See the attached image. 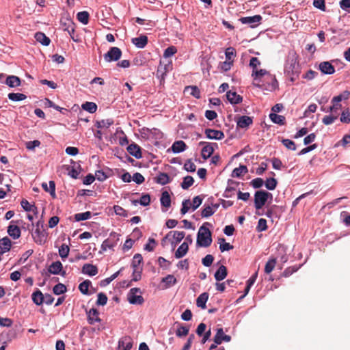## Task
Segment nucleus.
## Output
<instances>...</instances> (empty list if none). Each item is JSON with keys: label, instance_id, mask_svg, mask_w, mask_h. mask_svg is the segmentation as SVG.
Wrapping results in <instances>:
<instances>
[{"label": "nucleus", "instance_id": "1", "mask_svg": "<svg viewBox=\"0 0 350 350\" xmlns=\"http://www.w3.org/2000/svg\"><path fill=\"white\" fill-rule=\"evenodd\" d=\"M300 72L299 64L297 60V55L295 52H291L288 55L284 65V72L291 77V81L295 80V76H297Z\"/></svg>", "mask_w": 350, "mask_h": 350}, {"label": "nucleus", "instance_id": "2", "mask_svg": "<svg viewBox=\"0 0 350 350\" xmlns=\"http://www.w3.org/2000/svg\"><path fill=\"white\" fill-rule=\"evenodd\" d=\"M205 225H210L209 223H204L199 229L197 235V245L200 247H208L212 243L211 232Z\"/></svg>", "mask_w": 350, "mask_h": 350}, {"label": "nucleus", "instance_id": "3", "mask_svg": "<svg viewBox=\"0 0 350 350\" xmlns=\"http://www.w3.org/2000/svg\"><path fill=\"white\" fill-rule=\"evenodd\" d=\"M273 196L271 193L264 191L259 190L256 191L254 194V206L256 210H259L262 208L265 204L269 198L272 199Z\"/></svg>", "mask_w": 350, "mask_h": 350}, {"label": "nucleus", "instance_id": "4", "mask_svg": "<svg viewBox=\"0 0 350 350\" xmlns=\"http://www.w3.org/2000/svg\"><path fill=\"white\" fill-rule=\"evenodd\" d=\"M142 291L139 288H132L127 295V299L131 304L142 305L144 299L142 296Z\"/></svg>", "mask_w": 350, "mask_h": 350}, {"label": "nucleus", "instance_id": "5", "mask_svg": "<svg viewBox=\"0 0 350 350\" xmlns=\"http://www.w3.org/2000/svg\"><path fill=\"white\" fill-rule=\"evenodd\" d=\"M119 237V234L116 232L110 233L109 237L103 242L101 250L104 252L107 251L108 249L113 250L118 244Z\"/></svg>", "mask_w": 350, "mask_h": 350}, {"label": "nucleus", "instance_id": "6", "mask_svg": "<svg viewBox=\"0 0 350 350\" xmlns=\"http://www.w3.org/2000/svg\"><path fill=\"white\" fill-rule=\"evenodd\" d=\"M121 57L122 51L118 47L113 46L104 55V59L107 62H111L119 60Z\"/></svg>", "mask_w": 350, "mask_h": 350}, {"label": "nucleus", "instance_id": "7", "mask_svg": "<svg viewBox=\"0 0 350 350\" xmlns=\"http://www.w3.org/2000/svg\"><path fill=\"white\" fill-rule=\"evenodd\" d=\"M199 145L203 146L201 154L202 157L204 160L208 159L213 153L215 147H217V144L216 143H208L205 142H200Z\"/></svg>", "mask_w": 350, "mask_h": 350}, {"label": "nucleus", "instance_id": "8", "mask_svg": "<svg viewBox=\"0 0 350 350\" xmlns=\"http://www.w3.org/2000/svg\"><path fill=\"white\" fill-rule=\"evenodd\" d=\"M32 237L37 244L43 245L46 241L47 234L44 229L36 228L32 234Z\"/></svg>", "mask_w": 350, "mask_h": 350}, {"label": "nucleus", "instance_id": "9", "mask_svg": "<svg viewBox=\"0 0 350 350\" xmlns=\"http://www.w3.org/2000/svg\"><path fill=\"white\" fill-rule=\"evenodd\" d=\"M239 21L243 24H247L250 27L254 28L260 24L262 21V16L260 15H254L253 16L241 17Z\"/></svg>", "mask_w": 350, "mask_h": 350}, {"label": "nucleus", "instance_id": "10", "mask_svg": "<svg viewBox=\"0 0 350 350\" xmlns=\"http://www.w3.org/2000/svg\"><path fill=\"white\" fill-rule=\"evenodd\" d=\"M204 133L206 137L211 139L219 140L224 137V133L219 130L206 129L204 131Z\"/></svg>", "mask_w": 350, "mask_h": 350}, {"label": "nucleus", "instance_id": "11", "mask_svg": "<svg viewBox=\"0 0 350 350\" xmlns=\"http://www.w3.org/2000/svg\"><path fill=\"white\" fill-rule=\"evenodd\" d=\"M63 268L62 264L60 261L53 262L49 267L48 271L50 273L52 274H61L64 276L66 275V272L64 271H62Z\"/></svg>", "mask_w": 350, "mask_h": 350}, {"label": "nucleus", "instance_id": "12", "mask_svg": "<svg viewBox=\"0 0 350 350\" xmlns=\"http://www.w3.org/2000/svg\"><path fill=\"white\" fill-rule=\"evenodd\" d=\"M319 68L322 73L325 75H332L335 72L334 66L329 62H323L320 63Z\"/></svg>", "mask_w": 350, "mask_h": 350}, {"label": "nucleus", "instance_id": "13", "mask_svg": "<svg viewBox=\"0 0 350 350\" xmlns=\"http://www.w3.org/2000/svg\"><path fill=\"white\" fill-rule=\"evenodd\" d=\"M128 152L136 159H141L142 154L141 152V148L136 144L133 143L127 147Z\"/></svg>", "mask_w": 350, "mask_h": 350}, {"label": "nucleus", "instance_id": "14", "mask_svg": "<svg viewBox=\"0 0 350 350\" xmlns=\"http://www.w3.org/2000/svg\"><path fill=\"white\" fill-rule=\"evenodd\" d=\"M82 273L90 276H94L98 273V268L96 265L86 263L82 267Z\"/></svg>", "mask_w": 350, "mask_h": 350}, {"label": "nucleus", "instance_id": "15", "mask_svg": "<svg viewBox=\"0 0 350 350\" xmlns=\"http://www.w3.org/2000/svg\"><path fill=\"white\" fill-rule=\"evenodd\" d=\"M252 118L250 116H243L239 118L237 124V126L241 129L247 128L252 124Z\"/></svg>", "mask_w": 350, "mask_h": 350}, {"label": "nucleus", "instance_id": "16", "mask_svg": "<svg viewBox=\"0 0 350 350\" xmlns=\"http://www.w3.org/2000/svg\"><path fill=\"white\" fill-rule=\"evenodd\" d=\"M186 148H187V145L182 140H178V141L174 142L173 143L172 146H171L172 151L175 154L182 152L185 151L186 150Z\"/></svg>", "mask_w": 350, "mask_h": 350}, {"label": "nucleus", "instance_id": "17", "mask_svg": "<svg viewBox=\"0 0 350 350\" xmlns=\"http://www.w3.org/2000/svg\"><path fill=\"white\" fill-rule=\"evenodd\" d=\"M226 98L231 104H238L242 101V97L237 94L236 92L231 90L228 91L226 93Z\"/></svg>", "mask_w": 350, "mask_h": 350}, {"label": "nucleus", "instance_id": "18", "mask_svg": "<svg viewBox=\"0 0 350 350\" xmlns=\"http://www.w3.org/2000/svg\"><path fill=\"white\" fill-rule=\"evenodd\" d=\"M42 187L46 192H49L53 198H56L55 183L54 181L50 180L49 183H42Z\"/></svg>", "mask_w": 350, "mask_h": 350}, {"label": "nucleus", "instance_id": "19", "mask_svg": "<svg viewBox=\"0 0 350 350\" xmlns=\"http://www.w3.org/2000/svg\"><path fill=\"white\" fill-rule=\"evenodd\" d=\"M5 84L10 88L18 87L21 84L20 78L17 76L10 75L6 78Z\"/></svg>", "mask_w": 350, "mask_h": 350}, {"label": "nucleus", "instance_id": "20", "mask_svg": "<svg viewBox=\"0 0 350 350\" xmlns=\"http://www.w3.org/2000/svg\"><path fill=\"white\" fill-rule=\"evenodd\" d=\"M98 311L96 308H92L88 312V323L94 324L96 322H100V319L98 317Z\"/></svg>", "mask_w": 350, "mask_h": 350}, {"label": "nucleus", "instance_id": "21", "mask_svg": "<svg viewBox=\"0 0 350 350\" xmlns=\"http://www.w3.org/2000/svg\"><path fill=\"white\" fill-rule=\"evenodd\" d=\"M132 43L137 48L143 49L148 43V38L146 36H141L132 39Z\"/></svg>", "mask_w": 350, "mask_h": 350}, {"label": "nucleus", "instance_id": "22", "mask_svg": "<svg viewBox=\"0 0 350 350\" xmlns=\"http://www.w3.org/2000/svg\"><path fill=\"white\" fill-rule=\"evenodd\" d=\"M11 241L8 237L0 239V253L4 254L8 252L11 247Z\"/></svg>", "mask_w": 350, "mask_h": 350}, {"label": "nucleus", "instance_id": "23", "mask_svg": "<svg viewBox=\"0 0 350 350\" xmlns=\"http://www.w3.org/2000/svg\"><path fill=\"white\" fill-rule=\"evenodd\" d=\"M189 250L188 243L185 241L183 242L175 252V257L176 258H180L186 255Z\"/></svg>", "mask_w": 350, "mask_h": 350}, {"label": "nucleus", "instance_id": "24", "mask_svg": "<svg viewBox=\"0 0 350 350\" xmlns=\"http://www.w3.org/2000/svg\"><path fill=\"white\" fill-rule=\"evenodd\" d=\"M227 268L224 265H221L215 273V278L217 281H221L227 276Z\"/></svg>", "mask_w": 350, "mask_h": 350}, {"label": "nucleus", "instance_id": "25", "mask_svg": "<svg viewBox=\"0 0 350 350\" xmlns=\"http://www.w3.org/2000/svg\"><path fill=\"white\" fill-rule=\"evenodd\" d=\"M132 346L130 338L125 337L119 341L118 348L120 350H131Z\"/></svg>", "mask_w": 350, "mask_h": 350}, {"label": "nucleus", "instance_id": "26", "mask_svg": "<svg viewBox=\"0 0 350 350\" xmlns=\"http://www.w3.org/2000/svg\"><path fill=\"white\" fill-rule=\"evenodd\" d=\"M8 233L14 239H16L21 236V230L16 225H10L8 228Z\"/></svg>", "mask_w": 350, "mask_h": 350}, {"label": "nucleus", "instance_id": "27", "mask_svg": "<svg viewBox=\"0 0 350 350\" xmlns=\"http://www.w3.org/2000/svg\"><path fill=\"white\" fill-rule=\"evenodd\" d=\"M36 40L44 46H48L50 44V39L42 32H37L34 36Z\"/></svg>", "mask_w": 350, "mask_h": 350}, {"label": "nucleus", "instance_id": "28", "mask_svg": "<svg viewBox=\"0 0 350 350\" xmlns=\"http://www.w3.org/2000/svg\"><path fill=\"white\" fill-rule=\"evenodd\" d=\"M208 299V293H203L200 294L196 299V305L198 307L201 308L202 309H205L206 308V303Z\"/></svg>", "mask_w": 350, "mask_h": 350}, {"label": "nucleus", "instance_id": "29", "mask_svg": "<svg viewBox=\"0 0 350 350\" xmlns=\"http://www.w3.org/2000/svg\"><path fill=\"white\" fill-rule=\"evenodd\" d=\"M23 208L27 212H33L35 215L38 214V208L34 204H30L29 202L25 200H22L21 202Z\"/></svg>", "mask_w": 350, "mask_h": 350}, {"label": "nucleus", "instance_id": "30", "mask_svg": "<svg viewBox=\"0 0 350 350\" xmlns=\"http://www.w3.org/2000/svg\"><path fill=\"white\" fill-rule=\"evenodd\" d=\"M92 286V282L89 280H86L79 285V289L80 292L86 295H89L91 293L89 292V288Z\"/></svg>", "mask_w": 350, "mask_h": 350}, {"label": "nucleus", "instance_id": "31", "mask_svg": "<svg viewBox=\"0 0 350 350\" xmlns=\"http://www.w3.org/2000/svg\"><path fill=\"white\" fill-rule=\"evenodd\" d=\"M32 300L33 303L38 306H40L44 303V295L40 290H37L32 294Z\"/></svg>", "mask_w": 350, "mask_h": 350}, {"label": "nucleus", "instance_id": "32", "mask_svg": "<svg viewBox=\"0 0 350 350\" xmlns=\"http://www.w3.org/2000/svg\"><path fill=\"white\" fill-rule=\"evenodd\" d=\"M160 202L161 204L165 208H169L170 206L171 198L169 193L167 191H165L161 193Z\"/></svg>", "mask_w": 350, "mask_h": 350}, {"label": "nucleus", "instance_id": "33", "mask_svg": "<svg viewBox=\"0 0 350 350\" xmlns=\"http://www.w3.org/2000/svg\"><path fill=\"white\" fill-rule=\"evenodd\" d=\"M269 118L275 124H278L279 125L285 124V117L283 116L278 115L275 113H271L269 114Z\"/></svg>", "mask_w": 350, "mask_h": 350}, {"label": "nucleus", "instance_id": "34", "mask_svg": "<svg viewBox=\"0 0 350 350\" xmlns=\"http://www.w3.org/2000/svg\"><path fill=\"white\" fill-rule=\"evenodd\" d=\"M166 75L167 73H165V68H163V63L161 62L156 74L157 77L160 80L161 85L164 83Z\"/></svg>", "mask_w": 350, "mask_h": 350}, {"label": "nucleus", "instance_id": "35", "mask_svg": "<svg viewBox=\"0 0 350 350\" xmlns=\"http://www.w3.org/2000/svg\"><path fill=\"white\" fill-rule=\"evenodd\" d=\"M68 23H65L64 24V26H66L65 28H64V31H68V33H69V35L70 36V37L72 38V39L74 40V41H77V40H75L72 36V34L74 33L75 32V24L74 23L70 20V19H68L67 20Z\"/></svg>", "mask_w": 350, "mask_h": 350}, {"label": "nucleus", "instance_id": "36", "mask_svg": "<svg viewBox=\"0 0 350 350\" xmlns=\"http://www.w3.org/2000/svg\"><path fill=\"white\" fill-rule=\"evenodd\" d=\"M90 14L86 11L79 12L77 14V18L83 25H87L89 22Z\"/></svg>", "mask_w": 350, "mask_h": 350}, {"label": "nucleus", "instance_id": "37", "mask_svg": "<svg viewBox=\"0 0 350 350\" xmlns=\"http://www.w3.org/2000/svg\"><path fill=\"white\" fill-rule=\"evenodd\" d=\"M247 172V168L245 165H240L233 170L232 173V177H240Z\"/></svg>", "mask_w": 350, "mask_h": 350}, {"label": "nucleus", "instance_id": "38", "mask_svg": "<svg viewBox=\"0 0 350 350\" xmlns=\"http://www.w3.org/2000/svg\"><path fill=\"white\" fill-rule=\"evenodd\" d=\"M113 124V121L111 119L102 120L97 121L95 126L98 129H107Z\"/></svg>", "mask_w": 350, "mask_h": 350}, {"label": "nucleus", "instance_id": "39", "mask_svg": "<svg viewBox=\"0 0 350 350\" xmlns=\"http://www.w3.org/2000/svg\"><path fill=\"white\" fill-rule=\"evenodd\" d=\"M170 180V178L166 173H160L156 178V182L162 185L167 184Z\"/></svg>", "mask_w": 350, "mask_h": 350}, {"label": "nucleus", "instance_id": "40", "mask_svg": "<svg viewBox=\"0 0 350 350\" xmlns=\"http://www.w3.org/2000/svg\"><path fill=\"white\" fill-rule=\"evenodd\" d=\"M81 107L83 110H85L91 113H94L97 109V105L92 102H85L82 104Z\"/></svg>", "mask_w": 350, "mask_h": 350}, {"label": "nucleus", "instance_id": "41", "mask_svg": "<svg viewBox=\"0 0 350 350\" xmlns=\"http://www.w3.org/2000/svg\"><path fill=\"white\" fill-rule=\"evenodd\" d=\"M8 96L12 101H21L27 98L26 95L22 93H9Z\"/></svg>", "mask_w": 350, "mask_h": 350}, {"label": "nucleus", "instance_id": "42", "mask_svg": "<svg viewBox=\"0 0 350 350\" xmlns=\"http://www.w3.org/2000/svg\"><path fill=\"white\" fill-rule=\"evenodd\" d=\"M194 183L193 178L191 176H187L183 178V181L181 183V187L183 189H189Z\"/></svg>", "mask_w": 350, "mask_h": 350}, {"label": "nucleus", "instance_id": "43", "mask_svg": "<svg viewBox=\"0 0 350 350\" xmlns=\"http://www.w3.org/2000/svg\"><path fill=\"white\" fill-rule=\"evenodd\" d=\"M66 286L62 283H58L57 284L55 285L53 288V293L57 295H62L66 292Z\"/></svg>", "mask_w": 350, "mask_h": 350}, {"label": "nucleus", "instance_id": "44", "mask_svg": "<svg viewBox=\"0 0 350 350\" xmlns=\"http://www.w3.org/2000/svg\"><path fill=\"white\" fill-rule=\"evenodd\" d=\"M91 216H92L91 212L86 211V212H84V213H80L75 214V219L77 221L87 220V219H90L91 217Z\"/></svg>", "mask_w": 350, "mask_h": 350}, {"label": "nucleus", "instance_id": "45", "mask_svg": "<svg viewBox=\"0 0 350 350\" xmlns=\"http://www.w3.org/2000/svg\"><path fill=\"white\" fill-rule=\"evenodd\" d=\"M189 327L178 325V327L176 332V335L179 338H182L186 336L189 334Z\"/></svg>", "mask_w": 350, "mask_h": 350}, {"label": "nucleus", "instance_id": "46", "mask_svg": "<svg viewBox=\"0 0 350 350\" xmlns=\"http://www.w3.org/2000/svg\"><path fill=\"white\" fill-rule=\"evenodd\" d=\"M70 252V248L66 244H62L59 248V254L62 258L68 257Z\"/></svg>", "mask_w": 350, "mask_h": 350}, {"label": "nucleus", "instance_id": "47", "mask_svg": "<svg viewBox=\"0 0 350 350\" xmlns=\"http://www.w3.org/2000/svg\"><path fill=\"white\" fill-rule=\"evenodd\" d=\"M142 259H143V258L141 254H136L133 256V261H132L131 265H132L133 269H141L139 267V265L142 262Z\"/></svg>", "mask_w": 350, "mask_h": 350}, {"label": "nucleus", "instance_id": "48", "mask_svg": "<svg viewBox=\"0 0 350 350\" xmlns=\"http://www.w3.org/2000/svg\"><path fill=\"white\" fill-rule=\"evenodd\" d=\"M276 264V260L275 258H272L269 260L265 267V272L266 273H270L274 269Z\"/></svg>", "mask_w": 350, "mask_h": 350}, {"label": "nucleus", "instance_id": "49", "mask_svg": "<svg viewBox=\"0 0 350 350\" xmlns=\"http://www.w3.org/2000/svg\"><path fill=\"white\" fill-rule=\"evenodd\" d=\"M277 180L274 178H267L265 181V187L269 190H273L277 186Z\"/></svg>", "mask_w": 350, "mask_h": 350}, {"label": "nucleus", "instance_id": "50", "mask_svg": "<svg viewBox=\"0 0 350 350\" xmlns=\"http://www.w3.org/2000/svg\"><path fill=\"white\" fill-rule=\"evenodd\" d=\"M215 213V211L213 209V208L210 205H204V208L202 211V217H208L213 215Z\"/></svg>", "mask_w": 350, "mask_h": 350}, {"label": "nucleus", "instance_id": "51", "mask_svg": "<svg viewBox=\"0 0 350 350\" xmlns=\"http://www.w3.org/2000/svg\"><path fill=\"white\" fill-rule=\"evenodd\" d=\"M185 91L189 92V94L196 98L200 96V92L196 86H188L185 88Z\"/></svg>", "mask_w": 350, "mask_h": 350}, {"label": "nucleus", "instance_id": "52", "mask_svg": "<svg viewBox=\"0 0 350 350\" xmlns=\"http://www.w3.org/2000/svg\"><path fill=\"white\" fill-rule=\"evenodd\" d=\"M282 143L288 150H296V145H295V142L291 139H284L282 140Z\"/></svg>", "mask_w": 350, "mask_h": 350}, {"label": "nucleus", "instance_id": "53", "mask_svg": "<svg viewBox=\"0 0 350 350\" xmlns=\"http://www.w3.org/2000/svg\"><path fill=\"white\" fill-rule=\"evenodd\" d=\"M184 169L187 171V172H193L196 171V165L191 161V159H188L186 161V162L185 163V165H184Z\"/></svg>", "mask_w": 350, "mask_h": 350}, {"label": "nucleus", "instance_id": "54", "mask_svg": "<svg viewBox=\"0 0 350 350\" xmlns=\"http://www.w3.org/2000/svg\"><path fill=\"white\" fill-rule=\"evenodd\" d=\"M162 282L166 283L168 286H170L176 283V279L173 275H167L162 279Z\"/></svg>", "mask_w": 350, "mask_h": 350}, {"label": "nucleus", "instance_id": "55", "mask_svg": "<svg viewBox=\"0 0 350 350\" xmlns=\"http://www.w3.org/2000/svg\"><path fill=\"white\" fill-rule=\"evenodd\" d=\"M107 302V297L103 293H99L98 294V299L96 301V304L98 306H105Z\"/></svg>", "mask_w": 350, "mask_h": 350}, {"label": "nucleus", "instance_id": "56", "mask_svg": "<svg viewBox=\"0 0 350 350\" xmlns=\"http://www.w3.org/2000/svg\"><path fill=\"white\" fill-rule=\"evenodd\" d=\"M177 52V49L175 46H171L167 47L163 53V57L165 58L172 57L173 55H174Z\"/></svg>", "mask_w": 350, "mask_h": 350}, {"label": "nucleus", "instance_id": "57", "mask_svg": "<svg viewBox=\"0 0 350 350\" xmlns=\"http://www.w3.org/2000/svg\"><path fill=\"white\" fill-rule=\"evenodd\" d=\"M267 221L265 219H260L258 222V225L256 227V230L258 232H262L267 230Z\"/></svg>", "mask_w": 350, "mask_h": 350}, {"label": "nucleus", "instance_id": "58", "mask_svg": "<svg viewBox=\"0 0 350 350\" xmlns=\"http://www.w3.org/2000/svg\"><path fill=\"white\" fill-rule=\"evenodd\" d=\"M191 205V203L189 200H183L182 202V208L180 209L181 214H186L188 212Z\"/></svg>", "mask_w": 350, "mask_h": 350}, {"label": "nucleus", "instance_id": "59", "mask_svg": "<svg viewBox=\"0 0 350 350\" xmlns=\"http://www.w3.org/2000/svg\"><path fill=\"white\" fill-rule=\"evenodd\" d=\"M214 260V258L211 254H207L204 258H202V262L205 267H210Z\"/></svg>", "mask_w": 350, "mask_h": 350}, {"label": "nucleus", "instance_id": "60", "mask_svg": "<svg viewBox=\"0 0 350 350\" xmlns=\"http://www.w3.org/2000/svg\"><path fill=\"white\" fill-rule=\"evenodd\" d=\"M150 203V196L149 194H143L139 200V204L142 206H146Z\"/></svg>", "mask_w": 350, "mask_h": 350}, {"label": "nucleus", "instance_id": "61", "mask_svg": "<svg viewBox=\"0 0 350 350\" xmlns=\"http://www.w3.org/2000/svg\"><path fill=\"white\" fill-rule=\"evenodd\" d=\"M337 119V116H325L322 119V122L325 125L332 124Z\"/></svg>", "mask_w": 350, "mask_h": 350}, {"label": "nucleus", "instance_id": "62", "mask_svg": "<svg viewBox=\"0 0 350 350\" xmlns=\"http://www.w3.org/2000/svg\"><path fill=\"white\" fill-rule=\"evenodd\" d=\"M339 5L342 10L346 11L348 13L350 12L349 10L350 8V0H340Z\"/></svg>", "mask_w": 350, "mask_h": 350}, {"label": "nucleus", "instance_id": "63", "mask_svg": "<svg viewBox=\"0 0 350 350\" xmlns=\"http://www.w3.org/2000/svg\"><path fill=\"white\" fill-rule=\"evenodd\" d=\"M250 183H251V185L254 188L258 189V188H260L263 185L264 181L260 178H256L253 179Z\"/></svg>", "mask_w": 350, "mask_h": 350}, {"label": "nucleus", "instance_id": "64", "mask_svg": "<svg viewBox=\"0 0 350 350\" xmlns=\"http://www.w3.org/2000/svg\"><path fill=\"white\" fill-rule=\"evenodd\" d=\"M340 121L343 123L350 122V112L349 110L344 111L341 113Z\"/></svg>", "mask_w": 350, "mask_h": 350}]
</instances>
